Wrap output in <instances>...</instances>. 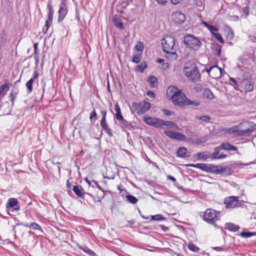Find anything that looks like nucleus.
Masks as SVG:
<instances>
[{
	"mask_svg": "<svg viewBox=\"0 0 256 256\" xmlns=\"http://www.w3.org/2000/svg\"><path fill=\"white\" fill-rule=\"evenodd\" d=\"M162 44L166 57L170 60H176L178 58L176 50L174 48L175 44L174 38L172 36H168L162 40Z\"/></svg>",
	"mask_w": 256,
	"mask_h": 256,
	"instance_id": "nucleus-1",
	"label": "nucleus"
},
{
	"mask_svg": "<svg viewBox=\"0 0 256 256\" xmlns=\"http://www.w3.org/2000/svg\"><path fill=\"white\" fill-rule=\"evenodd\" d=\"M167 98L170 97L172 103L177 106L182 108L186 106L185 102L187 98L186 94L174 86H169L166 92Z\"/></svg>",
	"mask_w": 256,
	"mask_h": 256,
	"instance_id": "nucleus-2",
	"label": "nucleus"
},
{
	"mask_svg": "<svg viewBox=\"0 0 256 256\" xmlns=\"http://www.w3.org/2000/svg\"><path fill=\"white\" fill-rule=\"evenodd\" d=\"M232 129V132L237 136H248L256 129V124L252 122H244Z\"/></svg>",
	"mask_w": 256,
	"mask_h": 256,
	"instance_id": "nucleus-3",
	"label": "nucleus"
},
{
	"mask_svg": "<svg viewBox=\"0 0 256 256\" xmlns=\"http://www.w3.org/2000/svg\"><path fill=\"white\" fill-rule=\"evenodd\" d=\"M220 212L212 208H208L203 213H201L200 216L207 223L216 226L215 222L220 218Z\"/></svg>",
	"mask_w": 256,
	"mask_h": 256,
	"instance_id": "nucleus-4",
	"label": "nucleus"
},
{
	"mask_svg": "<svg viewBox=\"0 0 256 256\" xmlns=\"http://www.w3.org/2000/svg\"><path fill=\"white\" fill-rule=\"evenodd\" d=\"M238 90L240 92H248L254 90V81L248 74L244 75L240 81Z\"/></svg>",
	"mask_w": 256,
	"mask_h": 256,
	"instance_id": "nucleus-5",
	"label": "nucleus"
},
{
	"mask_svg": "<svg viewBox=\"0 0 256 256\" xmlns=\"http://www.w3.org/2000/svg\"><path fill=\"white\" fill-rule=\"evenodd\" d=\"M184 74L190 80L193 82H196L200 80V74L196 66H185L184 68Z\"/></svg>",
	"mask_w": 256,
	"mask_h": 256,
	"instance_id": "nucleus-6",
	"label": "nucleus"
},
{
	"mask_svg": "<svg viewBox=\"0 0 256 256\" xmlns=\"http://www.w3.org/2000/svg\"><path fill=\"white\" fill-rule=\"evenodd\" d=\"M244 202L239 200L238 196H230L224 198V204L227 209L243 207Z\"/></svg>",
	"mask_w": 256,
	"mask_h": 256,
	"instance_id": "nucleus-7",
	"label": "nucleus"
},
{
	"mask_svg": "<svg viewBox=\"0 0 256 256\" xmlns=\"http://www.w3.org/2000/svg\"><path fill=\"white\" fill-rule=\"evenodd\" d=\"M183 41L188 46L194 50H199L202 46V42L199 38L192 34L186 35Z\"/></svg>",
	"mask_w": 256,
	"mask_h": 256,
	"instance_id": "nucleus-8",
	"label": "nucleus"
},
{
	"mask_svg": "<svg viewBox=\"0 0 256 256\" xmlns=\"http://www.w3.org/2000/svg\"><path fill=\"white\" fill-rule=\"evenodd\" d=\"M132 107L135 109L136 112L138 114H142L150 108V104L148 102H143L139 104H132Z\"/></svg>",
	"mask_w": 256,
	"mask_h": 256,
	"instance_id": "nucleus-9",
	"label": "nucleus"
},
{
	"mask_svg": "<svg viewBox=\"0 0 256 256\" xmlns=\"http://www.w3.org/2000/svg\"><path fill=\"white\" fill-rule=\"evenodd\" d=\"M164 133L170 138L178 141H184L186 140L185 136L183 134L176 131L166 130L164 131Z\"/></svg>",
	"mask_w": 256,
	"mask_h": 256,
	"instance_id": "nucleus-10",
	"label": "nucleus"
},
{
	"mask_svg": "<svg viewBox=\"0 0 256 256\" xmlns=\"http://www.w3.org/2000/svg\"><path fill=\"white\" fill-rule=\"evenodd\" d=\"M143 120L147 124L156 128H160L161 120L160 118L150 116H144Z\"/></svg>",
	"mask_w": 256,
	"mask_h": 256,
	"instance_id": "nucleus-11",
	"label": "nucleus"
},
{
	"mask_svg": "<svg viewBox=\"0 0 256 256\" xmlns=\"http://www.w3.org/2000/svg\"><path fill=\"white\" fill-rule=\"evenodd\" d=\"M171 18L174 22L178 24L184 22L186 19L184 14L178 11L173 12L172 14Z\"/></svg>",
	"mask_w": 256,
	"mask_h": 256,
	"instance_id": "nucleus-12",
	"label": "nucleus"
},
{
	"mask_svg": "<svg viewBox=\"0 0 256 256\" xmlns=\"http://www.w3.org/2000/svg\"><path fill=\"white\" fill-rule=\"evenodd\" d=\"M59 7L58 22H60L64 20L65 16L67 14L68 9L66 4H60Z\"/></svg>",
	"mask_w": 256,
	"mask_h": 256,
	"instance_id": "nucleus-13",
	"label": "nucleus"
},
{
	"mask_svg": "<svg viewBox=\"0 0 256 256\" xmlns=\"http://www.w3.org/2000/svg\"><path fill=\"white\" fill-rule=\"evenodd\" d=\"M210 70H212L210 76L213 78H218L222 75V69L218 68L217 65H214L210 66Z\"/></svg>",
	"mask_w": 256,
	"mask_h": 256,
	"instance_id": "nucleus-14",
	"label": "nucleus"
},
{
	"mask_svg": "<svg viewBox=\"0 0 256 256\" xmlns=\"http://www.w3.org/2000/svg\"><path fill=\"white\" fill-rule=\"evenodd\" d=\"M47 8H48V18L46 20V28L48 26V25L50 24H52V18L53 15L54 14V9L52 6V2L51 0H50L48 2V4H47Z\"/></svg>",
	"mask_w": 256,
	"mask_h": 256,
	"instance_id": "nucleus-15",
	"label": "nucleus"
},
{
	"mask_svg": "<svg viewBox=\"0 0 256 256\" xmlns=\"http://www.w3.org/2000/svg\"><path fill=\"white\" fill-rule=\"evenodd\" d=\"M72 190L75 193V194L80 197V198H84V194H88V195H90V196H92V195L91 194H90V193L88 192H85L82 188V186H78V185H76V186H73V188H72Z\"/></svg>",
	"mask_w": 256,
	"mask_h": 256,
	"instance_id": "nucleus-16",
	"label": "nucleus"
},
{
	"mask_svg": "<svg viewBox=\"0 0 256 256\" xmlns=\"http://www.w3.org/2000/svg\"><path fill=\"white\" fill-rule=\"evenodd\" d=\"M162 126H166L170 128L174 129L176 130H179V127L174 122L170 121H166L161 120L160 128H162Z\"/></svg>",
	"mask_w": 256,
	"mask_h": 256,
	"instance_id": "nucleus-17",
	"label": "nucleus"
},
{
	"mask_svg": "<svg viewBox=\"0 0 256 256\" xmlns=\"http://www.w3.org/2000/svg\"><path fill=\"white\" fill-rule=\"evenodd\" d=\"M220 148L222 150L229 151H238V148L236 146H232L228 142H222L220 145Z\"/></svg>",
	"mask_w": 256,
	"mask_h": 256,
	"instance_id": "nucleus-18",
	"label": "nucleus"
},
{
	"mask_svg": "<svg viewBox=\"0 0 256 256\" xmlns=\"http://www.w3.org/2000/svg\"><path fill=\"white\" fill-rule=\"evenodd\" d=\"M177 156L180 158L189 157L190 154H188L187 149L185 147H180L176 152Z\"/></svg>",
	"mask_w": 256,
	"mask_h": 256,
	"instance_id": "nucleus-19",
	"label": "nucleus"
},
{
	"mask_svg": "<svg viewBox=\"0 0 256 256\" xmlns=\"http://www.w3.org/2000/svg\"><path fill=\"white\" fill-rule=\"evenodd\" d=\"M100 125L102 130L110 136H112V131L106 120H100Z\"/></svg>",
	"mask_w": 256,
	"mask_h": 256,
	"instance_id": "nucleus-20",
	"label": "nucleus"
},
{
	"mask_svg": "<svg viewBox=\"0 0 256 256\" xmlns=\"http://www.w3.org/2000/svg\"><path fill=\"white\" fill-rule=\"evenodd\" d=\"M224 228L227 230L234 232L238 231L240 228V226L238 225L231 222L226 223Z\"/></svg>",
	"mask_w": 256,
	"mask_h": 256,
	"instance_id": "nucleus-21",
	"label": "nucleus"
},
{
	"mask_svg": "<svg viewBox=\"0 0 256 256\" xmlns=\"http://www.w3.org/2000/svg\"><path fill=\"white\" fill-rule=\"evenodd\" d=\"M224 169L222 166H216L214 164H212V166L211 167L210 172H213L214 174H221L224 172Z\"/></svg>",
	"mask_w": 256,
	"mask_h": 256,
	"instance_id": "nucleus-22",
	"label": "nucleus"
},
{
	"mask_svg": "<svg viewBox=\"0 0 256 256\" xmlns=\"http://www.w3.org/2000/svg\"><path fill=\"white\" fill-rule=\"evenodd\" d=\"M196 156L198 160H204L209 158H210V154L206 151L198 153Z\"/></svg>",
	"mask_w": 256,
	"mask_h": 256,
	"instance_id": "nucleus-23",
	"label": "nucleus"
},
{
	"mask_svg": "<svg viewBox=\"0 0 256 256\" xmlns=\"http://www.w3.org/2000/svg\"><path fill=\"white\" fill-rule=\"evenodd\" d=\"M203 95L204 98L209 100H213L214 98V96L212 92L208 88L203 89Z\"/></svg>",
	"mask_w": 256,
	"mask_h": 256,
	"instance_id": "nucleus-24",
	"label": "nucleus"
},
{
	"mask_svg": "<svg viewBox=\"0 0 256 256\" xmlns=\"http://www.w3.org/2000/svg\"><path fill=\"white\" fill-rule=\"evenodd\" d=\"M116 118L118 120H123V116L121 114L120 108L119 105L116 104L115 105Z\"/></svg>",
	"mask_w": 256,
	"mask_h": 256,
	"instance_id": "nucleus-25",
	"label": "nucleus"
},
{
	"mask_svg": "<svg viewBox=\"0 0 256 256\" xmlns=\"http://www.w3.org/2000/svg\"><path fill=\"white\" fill-rule=\"evenodd\" d=\"M18 92V90L17 88L15 87L12 88L10 94V98L12 104L14 102Z\"/></svg>",
	"mask_w": 256,
	"mask_h": 256,
	"instance_id": "nucleus-26",
	"label": "nucleus"
},
{
	"mask_svg": "<svg viewBox=\"0 0 256 256\" xmlns=\"http://www.w3.org/2000/svg\"><path fill=\"white\" fill-rule=\"evenodd\" d=\"M214 152L210 155V158L212 160L217 159L218 157V155L220 153L222 148H220V146L214 148Z\"/></svg>",
	"mask_w": 256,
	"mask_h": 256,
	"instance_id": "nucleus-27",
	"label": "nucleus"
},
{
	"mask_svg": "<svg viewBox=\"0 0 256 256\" xmlns=\"http://www.w3.org/2000/svg\"><path fill=\"white\" fill-rule=\"evenodd\" d=\"M148 82L152 88H156L158 85L157 79L153 76H151L148 78Z\"/></svg>",
	"mask_w": 256,
	"mask_h": 256,
	"instance_id": "nucleus-28",
	"label": "nucleus"
},
{
	"mask_svg": "<svg viewBox=\"0 0 256 256\" xmlns=\"http://www.w3.org/2000/svg\"><path fill=\"white\" fill-rule=\"evenodd\" d=\"M18 201L16 198H10L8 200L7 206L13 208L18 205Z\"/></svg>",
	"mask_w": 256,
	"mask_h": 256,
	"instance_id": "nucleus-29",
	"label": "nucleus"
},
{
	"mask_svg": "<svg viewBox=\"0 0 256 256\" xmlns=\"http://www.w3.org/2000/svg\"><path fill=\"white\" fill-rule=\"evenodd\" d=\"M222 46L219 44H216L212 47V50L213 54L216 56H220L221 53Z\"/></svg>",
	"mask_w": 256,
	"mask_h": 256,
	"instance_id": "nucleus-30",
	"label": "nucleus"
},
{
	"mask_svg": "<svg viewBox=\"0 0 256 256\" xmlns=\"http://www.w3.org/2000/svg\"><path fill=\"white\" fill-rule=\"evenodd\" d=\"M113 22L114 26L118 28L120 30H123L124 29V26L123 23L121 22V20L119 19L114 18L113 20Z\"/></svg>",
	"mask_w": 256,
	"mask_h": 256,
	"instance_id": "nucleus-31",
	"label": "nucleus"
},
{
	"mask_svg": "<svg viewBox=\"0 0 256 256\" xmlns=\"http://www.w3.org/2000/svg\"><path fill=\"white\" fill-rule=\"evenodd\" d=\"M126 199L130 204H135L138 202V198L131 194H127L125 196Z\"/></svg>",
	"mask_w": 256,
	"mask_h": 256,
	"instance_id": "nucleus-32",
	"label": "nucleus"
},
{
	"mask_svg": "<svg viewBox=\"0 0 256 256\" xmlns=\"http://www.w3.org/2000/svg\"><path fill=\"white\" fill-rule=\"evenodd\" d=\"M230 80L231 82L230 84L234 87V89L238 90L240 80H236L234 78H230Z\"/></svg>",
	"mask_w": 256,
	"mask_h": 256,
	"instance_id": "nucleus-33",
	"label": "nucleus"
},
{
	"mask_svg": "<svg viewBox=\"0 0 256 256\" xmlns=\"http://www.w3.org/2000/svg\"><path fill=\"white\" fill-rule=\"evenodd\" d=\"M240 236L244 238H248L252 236H256L255 232H242L240 234Z\"/></svg>",
	"mask_w": 256,
	"mask_h": 256,
	"instance_id": "nucleus-34",
	"label": "nucleus"
},
{
	"mask_svg": "<svg viewBox=\"0 0 256 256\" xmlns=\"http://www.w3.org/2000/svg\"><path fill=\"white\" fill-rule=\"evenodd\" d=\"M212 164H201L200 170L206 172H210Z\"/></svg>",
	"mask_w": 256,
	"mask_h": 256,
	"instance_id": "nucleus-35",
	"label": "nucleus"
},
{
	"mask_svg": "<svg viewBox=\"0 0 256 256\" xmlns=\"http://www.w3.org/2000/svg\"><path fill=\"white\" fill-rule=\"evenodd\" d=\"M30 228L34 230H38L42 232H44L40 226L36 222H32L30 224Z\"/></svg>",
	"mask_w": 256,
	"mask_h": 256,
	"instance_id": "nucleus-36",
	"label": "nucleus"
},
{
	"mask_svg": "<svg viewBox=\"0 0 256 256\" xmlns=\"http://www.w3.org/2000/svg\"><path fill=\"white\" fill-rule=\"evenodd\" d=\"M146 68V65L145 62H142L141 64L136 66V71L143 72Z\"/></svg>",
	"mask_w": 256,
	"mask_h": 256,
	"instance_id": "nucleus-37",
	"label": "nucleus"
},
{
	"mask_svg": "<svg viewBox=\"0 0 256 256\" xmlns=\"http://www.w3.org/2000/svg\"><path fill=\"white\" fill-rule=\"evenodd\" d=\"M34 81H33L32 80H30L28 82L26 83V87L27 88V92L28 94H30L32 92V84Z\"/></svg>",
	"mask_w": 256,
	"mask_h": 256,
	"instance_id": "nucleus-38",
	"label": "nucleus"
},
{
	"mask_svg": "<svg viewBox=\"0 0 256 256\" xmlns=\"http://www.w3.org/2000/svg\"><path fill=\"white\" fill-rule=\"evenodd\" d=\"M186 106H198L200 105V103L198 101H192L188 99V98L186 100L185 102Z\"/></svg>",
	"mask_w": 256,
	"mask_h": 256,
	"instance_id": "nucleus-39",
	"label": "nucleus"
},
{
	"mask_svg": "<svg viewBox=\"0 0 256 256\" xmlns=\"http://www.w3.org/2000/svg\"><path fill=\"white\" fill-rule=\"evenodd\" d=\"M8 85L9 82L8 80H6L4 84H2L0 86V96L6 90H8Z\"/></svg>",
	"mask_w": 256,
	"mask_h": 256,
	"instance_id": "nucleus-40",
	"label": "nucleus"
},
{
	"mask_svg": "<svg viewBox=\"0 0 256 256\" xmlns=\"http://www.w3.org/2000/svg\"><path fill=\"white\" fill-rule=\"evenodd\" d=\"M151 220L155 221L166 220V218L161 214H156L151 216Z\"/></svg>",
	"mask_w": 256,
	"mask_h": 256,
	"instance_id": "nucleus-41",
	"label": "nucleus"
},
{
	"mask_svg": "<svg viewBox=\"0 0 256 256\" xmlns=\"http://www.w3.org/2000/svg\"><path fill=\"white\" fill-rule=\"evenodd\" d=\"M80 248L90 256H95V253L88 247L84 246V248Z\"/></svg>",
	"mask_w": 256,
	"mask_h": 256,
	"instance_id": "nucleus-42",
	"label": "nucleus"
},
{
	"mask_svg": "<svg viewBox=\"0 0 256 256\" xmlns=\"http://www.w3.org/2000/svg\"><path fill=\"white\" fill-rule=\"evenodd\" d=\"M242 16H243L244 18H246L249 14V8L248 6L242 8Z\"/></svg>",
	"mask_w": 256,
	"mask_h": 256,
	"instance_id": "nucleus-43",
	"label": "nucleus"
},
{
	"mask_svg": "<svg viewBox=\"0 0 256 256\" xmlns=\"http://www.w3.org/2000/svg\"><path fill=\"white\" fill-rule=\"evenodd\" d=\"M141 58V54H134L132 57V62L135 64H138L140 62Z\"/></svg>",
	"mask_w": 256,
	"mask_h": 256,
	"instance_id": "nucleus-44",
	"label": "nucleus"
},
{
	"mask_svg": "<svg viewBox=\"0 0 256 256\" xmlns=\"http://www.w3.org/2000/svg\"><path fill=\"white\" fill-rule=\"evenodd\" d=\"M188 249L194 252H198L199 248L192 243H189L188 245Z\"/></svg>",
	"mask_w": 256,
	"mask_h": 256,
	"instance_id": "nucleus-45",
	"label": "nucleus"
},
{
	"mask_svg": "<svg viewBox=\"0 0 256 256\" xmlns=\"http://www.w3.org/2000/svg\"><path fill=\"white\" fill-rule=\"evenodd\" d=\"M214 38L220 42L224 44V40L220 34L215 33L213 34Z\"/></svg>",
	"mask_w": 256,
	"mask_h": 256,
	"instance_id": "nucleus-46",
	"label": "nucleus"
},
{
	"mask_svg": "<svg viewBox=\"0 0 256 256\" xmlns=\"http://www.w3.org/2000/svg\"><path fill=\"white\" fill-rule=\"evenodd\" d=\"M234 36V32L232 30L229 28L227 30L226 38L228 40H232Z\"/></svg>",
	"mask_w": 256,
	"mask_h": 256,
	"instance_id": "nucleus-47",
	"label": "nucleus"
},
{
	"mask_svg": "<svg viewBox=\"0 0 256 256\" xmlns=\"http://www.w3.org/2000/svg\"><path fill=\"white\" fill-rule=\"evenodd\" d=\"M196 118L197 120H201L202 121L205 122H208L210 120V118L208 116H196Z\"/></svg>",
	"mask_w": 256,
	"mask_h": 256,
	"instance_id": "nucleus-48",
	"label": "nucleus"
},
{
	"mask_svg": "<svg viewBox=\"0 0 256 256\" xmlns=\"http://www.w3.org/2000/svg\"><path fill=\"white\" fill-rule=\"evenodd\" d=\"M135 48L138 51L142 52L144 48V46L142 42H138L136 45Z\"/></svg>",
	"mask_w": 256,
	"mask_h": 256,
	"instance_id": "nucleus-49",
	"label": "nucleus"
},
{
	"mask_svg": "<svg viewBox=\"0 0 256 256\" xmlns=\"http://www.w3.org/2000/svg\"><path fill=\"white\" fill-rule=\"evenodd\" d=\"M104 192L102 191V192H100V194H98L96 198H94V200L96 202H100L104 198Z\"/></svg>",
	"mask_w": 256,
	"mask_h": 256,
	"instance_id": "nucleus-50",
	"label": "nucleus"
},
{
	"mask_svg": "<svg viewBox=\"0 0 256 256\" xmlns=\"http://www.w3.org/2000/svg\"><path fill=\"white\" fill-rule=\"evenodd\" d=\"M208 30L210 32L214 34H215L216 32L218 30V28L210 24L208 28Z\"/></svg>",
	"mask_w": 256,
	"mask_h": 256,
	"instance_id": "nucleus-51",
	"label": "nucleus"
},
{
	"mask_svg": "<svg viewBox=\"0 0 256 256\" xmlns=\"http://www.w3.org/2000/svg\"><path fill=\"white\" fill-rule=\"evenodd\" d=\"M120 124L122 126H124V128H127L128 125V122L123 118V120H118Z\"/></svg>",
	"mask_w": 256,
	"mask_h": 256,
	"instance_id": "nucleus-52",
	"label": "nucleus"
},
{
	"mask_svg": "<svg viewBox=\"0 0 256 256\" xmlns=\"http://www.w3.org/2000/svg\"><path fill=\"white\" fill-rule=\"evenodd\" d=\"M100 114L102 116V119L101 120H106V111L105 110H101Z\"/></svg>",
	"mask_w": 256,
	"mask_h": 256,
	"instance_id": "nucleus-53",
	"label": "nucleus"
},
{
	"mask_svg": "<svg viewBox=\"0 0 256 256\" xmlns=\"http://www.w3.org/2000/svg\"><path fill=\"white\" fill-rule=\"evenodd\" d=\"M96 113L94 110V108L93 109L92 111L90 114V119L92 120L94 118H96Z\"/></svg>",
	"mask_w": 256,
	"mask_h": 256,
	"instance_id": "nucleus-54",
	"label": "nucleus"
},
{
	"mask_svg": "<svg viewBox=\"0 0 256 256\" xmlns=\"http://www.w3.org/2000/svg\"><path fill=\"white\" fill-rule=\"evenodd\" d=\"M38 76V74L36 70H35L33 74L32 78L30 80H32L33 81H34L35 80H36Z\"/></svg>",
	"mask_w": 256,
	"mask_h": 256,
	"instance_id": "nucleus-55",
	"label": "nucleus"
},
{
	"mask_svg": "<svg viewBox=\"0 0 256 256\" xmlns=\"http://www.w3.org/2000/svg\"><path fill=\"white\" fill-rule=\"evenodd\" d=\"M212 248L213 250H214L216 251H226V249H224V248H222V247H218V246H217V247H212Z\"/></svg>",
	"mask_w": 256,
	"mask_h": 256,
	"instance_id": "nucleus-56",
	"label": "nucleus"
},
{
	"mask_svg": "<svg viewBox=\"0 0 256 256\" xmlns=\"http://www.w3.org/2000/svg\"><path fill=\"white\" fill-rule=\"evenodd\" d=\"M166 178L167 180H172V182H173L174 183L176 182V179L172 176H170V175H168L166 176Z\"/></svg>",
	"mask_w": 256,
	"mask_h": 256,
	"instance_id": "nucleus-57",
	"label": "nucleus"
},
{
	"mask_svg": "<svg viewBox=\"0 0 256 256\" xmlns=\"http://www.w3.org/2000/svg\"><path fill=\"white\" fill-rule=\"evenodd\" d=\"M189 166L191 167L198 168L200 170L201 164H190Z\"/></svg>",
	"mask_w": 256,
	"mask_h": 256,
	"instance_id": "nucleus-58",
	"label": "nucleus"
},
{
	"mask_svg": "<svg viewBox=\"0 0 256 256\" xmlns=\"http://www.w3.org/2000/svg\"><path fill=\"white\" fill-rule=\"evenodd\" d=\"M148 96H150L151 98H154L155 94L154 92L151 91H148L146 93Z\"/></svg>",
	"mask_w": 256,
	"mask_h": 256,
	"instance_id": "nucleus-59",
	"label": "nucleus"
},
{
	"mask_svg": "<svg viewBox=\"0 0 256 256\" xmlns=\"http://www.w3.org/2000/svg\"><path fill=\"white\" fill-rule=\"evenodd\" d=\"M85 181L90 185L92 186L93 188H94L96 186V185H94V183L92 182H90V180H88L87 178L85 179Z\"/></svg>",
	"mask_w": 256,
	"mask_h": 256,
	"instance_id": "nucleus-60",
	"label": "nucleus"
},
{
	"mask_svg": "<svg viewBox=\"0 0 256 256\" xmlns=\"http://www.w3.org/2000/svg\"><path fill=\"white\" fill-rule=\"evenodd\" d=\"M164 114L166 116H171L172 114L173 113L172 112L171 110H164Z\"/></svg>",
	"mask_w": 256,
	"mask_h": 256,
	"instance_id": "nucleus-61",
	"label": "nucleus"
},
{
	"mask_svg": "<svg viewBox=\"0 0 256 256\" xmlns=\"http://www.w3.org/2000/svg\"><path fill=\"white\" fill-rule=\"evenodd\" d=\"M50 25H51V24H50L48 25V26L47 28H46V24L42 28V31L44 33H46L47 32V31H48V28L50 27Z\"/></svg>",
	"mask_w": 256,
	"mask_h": 256,
	"instance_id": "nucleus-62",
	"label": "nucleus"
},
{
	"mask_svg": "<svg viewBox=\"0 0 256 256\" xmlns=\"http://www.w3.org/2000/svg\"><path fill=\"white\" fill-rule=\"evenodd\" d=\"M158 4L162 5H165L167 2L166 0H156Z\"/></svg>",
	"mask_w": 256,
	"mask_h": 256,
	"instance_id": "nucleus-63",
	"label": "nucleus"
},
{
	"mask_svg": "<svg viewBox=\"0 0 256 256\" xmlns=\"http://www.w3.org/2000/svg\"><path fill=\"white\" fill-rule=\"evenodd\" d=\"M160 226L164 232H167L168 230V228L166 226L160 225Z\"/></svg>",
	"mask_w": 256,
	"mask_h": 256,
	"instance_id": "nucleus-64",
	"label": "nucleus"
}]
</instances>
